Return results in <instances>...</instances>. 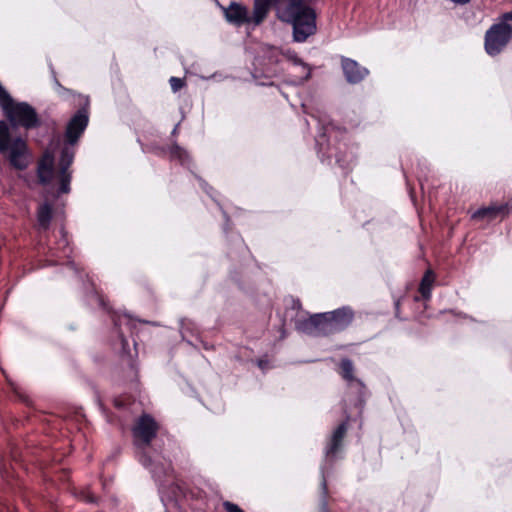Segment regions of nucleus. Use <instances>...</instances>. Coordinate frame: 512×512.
Here are the masks:
<instances>
[{
    "mask_svg": "<svg viewBox=\"0 0 512 512\" xmlns=\"http://www.w3.org/2000/svg\"><path fill=\"white\" fill-rule=\"evenodd\" d=\"M10 121H0V154L17 170L26 169L31 162V153L27 142L15 133V126L26 129L38 126L39 119L35 109L27 103H15L12 98L0 106Z\"/></svg>",
    "mask_w": 512,
    "mask_h": 512,
    "instance_id": "obj_1",
    "label": "nucleus"
},
{
    "mask_svg": "<svg viewBox=\"0 0 512 512\" xmlns=\"http://www.w3.org/2000/svg\"><path fill=\"white\" fill-rule=\"evenodd\" d=\"M271 5L281 21L292 24L296 42H304L316 32L315 12L302 0H255L251 23L259 25L266 18Z\"/></svg>",
    "mask_w": 512,
    "mask_h": 512,
    "instance_id": "obj_2",
    "label": "nucleus"
},
{
    "mask_svg": "<svg viewBox=\"0 0 512 512\" xmlns=\"http://www.w3.org/2000/svg\"><path fill=\"white\" fill-rule=\"evenodd\" d=\"M74 158V150L65 146L61 152V158L59 161V171L55 172V157L54 154L48 150L44 153L38 163L37 175L39 181L42 184H50L55 177L58 178L60 183V193H68L70 191L71 172L69 166L71 165Z\"/></svg>",
    "mask_w": 512,
    "mask_h": 512,
    "instance_id": "obj_3",
    "label": "nucleus"
},
{
    "mask_svg": "<svg viewBox=\"0 0 512 512\" xmlns=\"http://www.w3.org/2000/svg\"><path fill=\"white\" fill-rule=\"evenodd\" d=\"M354 312L349 307H342L331 312L311 316L307 325L311 332L328 335L347 328L353 321Z\"/></svg>",
    "mask_w": 512,
    "mask_h": 512,
    "instance_id": "obj_4",
    "label": "nucleus"
},
{
    "mask_svg": "<svg viewBox=\"0 0 512 512\" xmlns=\"http://www.w3.org/2000/svg\"><path fill=\"white\" fill-rule=\"evenodd\" d=\"M512 38V26L508 23L493 24L485 33L484 48L490 56L498 55Z\"/></svg>",
    "mask_w": 512,
    "mask_h": 512,
    "instance_id": "obj_5",
    "label": "nucleus"
},
{
    "mask_svg": "<svg viewBox=\"0 0 512 512\" xmlns=\"http://www.w3.org/2000/svg\"><path fill=\"white\" fill-rule=\"evenodd\" d=\"M158 431V424L149 415H142L132 429L134 443L138 448L144 449L150 445Z\"/></svg>",
    "mask_w": 512,
    "mask_h": 512,
    "instance_id": "obj_6",
    "label": "nucleus"
},
{
    "mask_svg": "<svg viewBox=\"0 0 512 512\" xmlns=\"http://www.w3.org/2000/svg\"><path fill=\"white\" fill-rule=\"evenodd\" d=\"M88 125V115L84 110L78 111L68 122L65 137L69 145H74Z\"/></svg>",
    "mask_w": 512,
    "mask_h": 512,
    "instance_id": "obj_7",
    "label": "nucleus"
},
{
    "mask_svg": "<svg viewBox=\"0 0 512 512\" xmlns=\"http://www.w3.org/2000/svg\"><path fill=\"white\" fill-rule=\"evenodd\" d=\"M341 63L345 77L350 83L360 82L368 74V70L361 67L355 60L342 57Z\"/></svg>",
    "mask_w": 512,
    "mask_h": 512,
    "instance_id": "obj_8",
    "label": "nucleus"
},
{
    "mask_svg": "<svg viewBox=\"0 0 512 512\" xmlns=\"http://www.w3.org/2000/svg\"><path fill=\"white\" fill-rule=\"evenodd\" d=\"M225 17L227 21L237 26H241L246 23H251L249 10L247 9V7L235 2H232L225 9Z\"/></svg>",
    "mask_w": 512,
    "mask_h": 512,
    "instance_id": "obj_9",
    "label": "nucleus"
},
{
    "mask_svg": "<svg viewBox=\"0 0 512 512\" xmlns=\"http://www.w3.org/2000/svg\"><path fill=\"white\" fill-rule=\"evenodd\" d=\"M509 212V204L504 205H490L482 207L473 212L472 219L475 220H488L495 219L498 215H506Z\"/></svg>",
    "mask_w": 512,
    "mask_h": 512,
    "instance_id": "obj_10",
    "label": "nucleus"
},
{
    "mask_svg": "<svg viewBox=\"0 0 512 512\" xmlns=\"http://www.w3.org/2000/svg\"><path fill=\"white\" fill-rule=\"evenodd\" d=\"M347 431V424L342 423L340 424L336 430L333 432V435L331 437L330 443L326 449V455L327 456H334L339 448L341 447L343 438Z\"/></svg>",
    "mask_w": 512,
    "mask_h": 512,
    "instance_id": "obj_11",
    "label": "nucleus"
},
{
    "mask_svg": "<svg viewBox=\"0 0 512 512\" xmlns=\"http://www.w3.org/2000/svg\"><path fill=\"white\" fill-rule=\"evenodd\" d=\"M52 219V207L48 203H43L39 206L37 211V222L41 229H48Z\"/></svg>",
    "mask_w": 512,
    "mask_h": 512,
    "instance_id": "obj_12",
    "label": "nucleus"
},
{
    "mask_svg": "<svg viewBox=\"0 0 512 512\" xmlns=\"http://www.w3.org/2000/svg\"><path fill=\"white\" fill-rule=\"evenodd\" d=\"M434 280L435 276L431 270H428L421 280L419 291L421 295L426 299H428L431 295V289Z\"/></svg>",
    "mask_w": 512,
    "mask_h": 512,
    "instance_id": "obj_13",
    "label": "nucleus"
},
{
    "mask_svg": "<svg viewBox=\"0 0 512 512\" xmlns=\"http://www.w3.org/2000/svg\"><path fill=\"white\" fill-rule=\"evenodd\" d=\"M340 367H341V375L343 376V378H345L348 381H352L354 379V376H353L354 367H353L352 361L349 359H343L341 361Z\"/></svg>",
    "mask_w": 512,
    "mask_h": 512,
    "instance_id": "obj_14",
    "label": "nucleus"
},
{
    "mask_svg": "<svg viewBox=\"0 0 512 512\" xmlns=\"http://www.w3.org/2000/svg\"><path fill=\"white\" fill-rule=\"evenodd\" d=\"M169 83L173 92H177L185 86V81L178 77H171Z\"/></svg>",
    "mask_w": 512,
    "mask_h": 512,
    "instance_id": "obj_15",
    "label": "nucleus"
},
{
    "mask_svg": "<svg viewBox=\"0 0 512 512\" xmlns=\"http://www.w3.org/2000/svg\"><path fill=\"white\" fill-rule=\"evenodd\" d=\"M223 506L227 512H244L238 505L229 501L224 502Z\"/></svg>",
    "mask_w": 512,
    "mask_h": 512,
    "instance_id": "obj_16",
    "label": "nucleus"
},
{
    "mask_svg": "<svg viewBox=\"0 0 512 512\" xmlns=\"http://www.w3.org/2000/svg\"><path fill=\"white\" fill-rule=\"evenodd\" d=\"M11 96L6 92V90L0 84V106L4 105V103L8 102Z\"/></svg>",
    "mask_w": 512,
    "mask_h": 512,
    "instance_id": "obj_17",
    "label": "nucleus"
},
{
    "mask_svg": "<svg viewBox=\"0 0 512 512\" xmlns=\"http://www.w3.org/2000/svg\"><path fill=\"white\" fill-rule=\"evenodd\" d=\"M507 21H512V11L506 12L501 16L500 23H507Z\"/></svg>",
    "mask_w": 512,
    "mask_h": 512,
    "instance_id": "obj_18",
    "label": "nucleus"
},
{
    "mask_svg": "<svg viewBox=\"0 0 512 512\" xmlns=\"http://www.w3.org/2000/svg\"><path fill=\"white\" fill-rule=\"evenodd\" d=\"M171 153H172V155H175V156L181 158L182 154H184V151L181 148H179L178 146H175L172 148Z\"/></svg>",
    "mask_w": 512,
    "mask_h": 512,
    "instance_id": "obj_19",
    "label": "nucleus"
},
{
    "mask_svg": "<svg viewBox=\"0 0 512 512\" xmlns=\"http://www.w3.org/2000/svg\"><path fill=\"white\" fill-rule=\"evenodd\" d=\"M289 57H290L291 59H293V60H294V62H295L296 64H298V63L300 64V63H301V61H300V60H299L295 55H293V56H290V55H289Z\"/></svg>",
    "mask_w": 512,
    "mask_h": 512,
    "instance_id": "obj_20",
    "label": "nucleus"
},
{
    "mask_svg": "<svg viewBox=\"0 0 512 512\" xmlns=\"http://www.w3.org/2000/svg\"><path fill=\"white\" fill-rule=\"evenodd\" d=\"M510 206L512 207V198H511V202H510V204H509V207H510Z\"/></svg>",
    "mask_w": 512,
    "mask_h": 512,
    "instance_id": "obj_21",
    "label": "nucleus"
}]
</instances>
